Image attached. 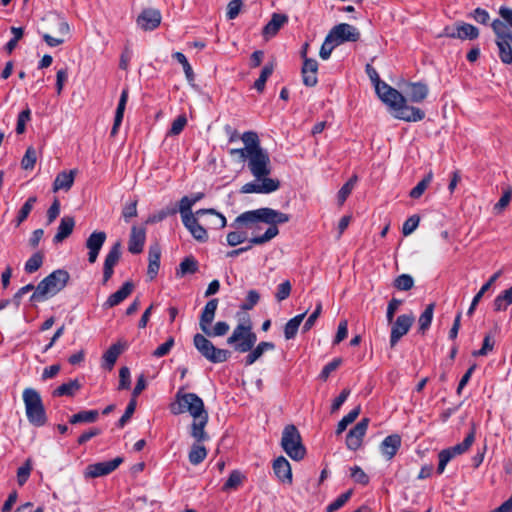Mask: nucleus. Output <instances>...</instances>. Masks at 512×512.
<instances>
[{
    "instance_id": "nucleus-10",
    "label": "nucleus",
    "mask_w": 512,
    "mask_h": 512,
    "mask_svg": "<svg viewBox=\"0 0 512 512\" xmlns=\"http://www.w3.org/2000/svg\"><path fill=\"white\" fill-rule=\"evenodd\" d=\"M475 441V427L473 426L470 432L466 435L461 443H458L447 449H443L439 452V464L437 467V473L442 474L446 468V465L456 456L462 455L469 450Z\"/></svg>"
},
{
    "instance_id": "nucleus-18",
    "label": "nucleus",
    "mask_w": 512,
    "mask_h": 512,
    "mask_svg": "<svg viewBox=\"0 0 512 512\" xmlns=\"http://www.w3.org/2000/svg\"><path fill=\"white\" fill-rule=\"evenodd\" d=\"M121 257V242H115L110 248L105 257L103 267V284H106L114 273V266L118 263Z\"/></svg>"
},
{
    "instance_id": "nucleus-46",
    "label": "nucleus",
    "mask_w": 512,
    "mask_h": 512,
    "mask_svg": "<svg viewBox=\"0 0 512 512\" xmlns=\"http://www.w3.org/2000/svg\"><path fill=\"white\" fill-rule=\"evenodd\" d=\"M274 71V65L273 63H268L266 64L261 73H260V76L259 78L255 81L254 83V88L258 91V92H263L264 91V88H265V84H266V81L267 79L272 75Z\"/></svg>"
},
{
    "instance_id": "nucleus-17",
    "label": "nucleus",
    "mask_w": 512,
    "mask_h": 512,
    "mask_svg": "<svg viewBox=\"0 0 512 512\" xmlns=\"http://www.w3.org/2000/svg\"><path fill=\"white\" fill-rule=\"evenodd\" d=\"M107 235L104 231L92 232L86 240V248L88 249V261L93 264L96 262L99 252L106 241Z\"/></svg>"
},
{
    "instance_id": "nucleus-41",
    "label": "nucleus",
    "mask_w": 512,
    "mask_h": 512,
    "mask_svg": "<svg viewBox=\"0 0 512 512\" xmlns=\"http://www.w3.org/2000/svg\"><path fill=\"white\" fill-rule=\"evenodd\" d=\"M433 180V172L429 171L424 178L410 191L409 196L413 199L420 198Z\"/></svg>"
},
{
    "instance_id": "nucleus-12",
    "label": "nucleus",
    "mask_w": 512,
    "mask_h": 512,
    "mask_svg": "<svg viewBox=\"0 0 512 512\" xmlns=\"http://www.w3.org/2000/svg\"><path fill=\"white\" fill-rule=\"evenodd\" d=\"M414 316L412 313L410 314H402L399 315L396 320L390 323L391 333H390V346L393 348L397 345L400 339L405 336L414 323Z\"/></svg>"
},
{
    "instance_id": "nucleus-52",
    "label": "nucleus",
    "mask_w": 512,
    "mask_h": 512,
    "mask_svg": "<svg viewBox=\"0 0 512 512\" xmlns=\"http://www.w3.org/2000/svg\"><path fill=\"white\" fill-rule=\"evenodd\" d=\"M352 493H353L352 490H348L345 493H342L341 495H339L333 502H331L326 507V511L327 512H335V511L339 510L340 508H342L347 503V501L351 498Z\"/></svg>"
},
{
    "instance_id": "nucleus-29",
    "label": "nucleus",
    "mask_w": 512,
    "mask_h": 512,
    "mask_svg": "<svg viewBox=\"0 0 512 512\" xmlns=\"http://www.w3.org/2000/svg\"><path fill=\"white\" fill-rule=\"evenodd\" d=\"M125 347H126L125 342L124 343L117 342V343L111 345L102 356L103 367L108 370H111L114 367L119 355L125 349Z\"/></svg>"
},
{
    "instance_id": "nucleus-4",
    "label": "nucleus",
    "mask_w": 512,
    "mask_h": 512,
    "mask_svg": "<svg viewBox=\"0 0 512 512\" xmlns=\"http://www.w3.org/2000/svg\"><path fill=\"white\" fill-rule=\"evenodd\" d=\"M69 279L70 275L66 270H54L39 282L35 291L30 297V301L43 302L49 297L56 295L66 287Z\"/></svg>"
},
{
    "instance_id": "nucleus-23",
    "label": "nucleus",
    "mask_w": 512,
    "mask_h": 512,
    "mask_svg": "<svg viewBox=\"0 0 512 512\" xmlns=\"http://www.w3.org/2000/svg\"><path fill=\"white\" fill-rule=\"evenodd\" d=\"M401 447V437L398 434H391L384 438L380 444V451L382 455L391 460Z\"/></svg>"
},
{
    "instance_id": "nucleus-57",
    "label": "nucleus",
    "mask_w": 512,
    "mask_h": 512,
    "mask_svg": "<svg viewBox=\"0 0 512 512\" xmlns=\"http://www.w3.org/2000/svg\"><path fill=\"white\" fill-rule=\"evenodd\" d=\"M249 241L247 232L245 231H232L227 234V243L229 246H237L245 241Z\"/></svg>"
},
{
    "instance_id": "nucleus-7",
    "label": "nucleus",
    "mask_w": 512,
    "mask_h": 512,
    "mask_svg": "<svg viewBox=\"0 0 512 512\" xmlns=\"http://www.w3.org/2000/svg\"><path fill=\"white\" fill-rule=\"evenodd\" d=\"M174 415L188 412L193 418H199L207 413L203 400L195 393H185L180 389L175 395V402L170 406Z\"/></svg>"
},
{
    "instance_id": "nucleus-43",
    "label": "nucleus",
    "mask_w": 512,
    "mask_h": 512,
    "mask_svg": "<svg viewBox=\"0 0 512 512\" xmlns=\"http://www.w3.org/2000/svg\"><path fill=\"white\" fill-rule=\"evenodd\" d=\"M244 479H245V476L242 474L241 471L233 470L230 473L226 482L224 483L222 490L227 492V491L236 489L242 484Z\"/></svg>"
},
{
    "instance_id": "nucleus-34",
    "label": "nucleus",
    "mask_w": 512,
    "mask_h": 512,
    "mask_svg": "<svg viewBox=\"0 0 512 512\" xmlns=\"http://www.w3.org/2000/svg\"><path fill=\"white\" fill-rule=\"evenodd\" d=\"M500 275H501L500 271L495 272L490 277V279L480 288V290L477 292V294L472 299L470 307L467 311V315L472 316L478 303L480 302L481 298L484 296L485 292H487L489 290V288L495 283V281L500 277Z\"/></svg>"
},
{
    "instance_id": "nucleus-22",
    "label": "nucleus",
    "mask_w": 512,
    "mask_h": 512,
    "mask_svg": "<svg viewBox=\"0 0 512 512\" xmlns=\"http://www.w3.org/2000/svg\"><path fill=\"white\" fill-rule=\"evenodd\" d=\"M146 241V231L142 227L133 226L131 229L128 251L132 254H140Z\"/></svg>"
},
{
    "instance_id": "nucleus-63",
    "label": "nucleus",
    "mask_w": 512,
    "mask_h": 512,
    "mask_svg": "<svg viewBox=\"0 0 512 512\" xmlns=\"http://www.w3.org/2000/svg\"><path fill=\"white\" fill-rule=\"evenodd\" d=\"M420 218L417 215H412L404 223L402 233L404 236L412 234L419 225Z\"/></svg>"
},
{
    "instance_id": "nucleus-3",
    "label": "nucleus",
    "mask_w": 512,
    "mask_h": 512,
    "mask_svg": "<svg viewBox=\"0 0 512 512\" xmlns=\"http://www.w3.org/2000/svg\"><path fill=\"white\" fill-rule=\"evenodd\" d=\"M257 341L256 334L252 331L250 323L238 324L232 334L227 338V344L233 345L234 349L240 353L250 352L245 357V364L247 366L252 365L257 361L266 351L273 350L275 348L274 343L262 341L254 349V345Z\"/></svg>"
},
{
    "instance_id": "nucleus-6",
    "label": "nucleus",
    "mask_w": 512,
    "mask_h": 512,
    "mask_svg": "<svg viewBox=\"0 0 512 512\" xmlns=\"http://www.w3.org/2000/svg\"><path fill=\"white\" fill-rule=\"evenodd\" d=\"M23 402L29 423L35 427L44 426L47 415L39 392L33 388L24 389Z\"/></svg>"
},
{
    "instance_id": "nucleus-44",
    "label": "nucleus",
    "mask_w": 512,
    "mask_h": 512,
    "mask_svg": "<svg viewBox=\"0 0 512 512\" xmlns=\"http://www.w3.org/2000/svg\"><path fill=\"white\" fill-rule=\"evenodd\" d=\"M361 411L360 406L353 408L347 415H345L339 422L336 428V434L339 435L343 433L347 426L353 423L356 418L359 416Z\"/></svg>"
},
{
    "instance_id": "nucleus-14",
    "label": "nucleus",
    "mask_w": 512,
    "mask_h": 512,
    "mask_svg": "<svg viewBox=\"0 0 512 512\" xmlns=\"http://www.w3.org/2000/svg\"><path fill=\"white\" fill-rule=\"evenodd\" d=\"M122 462V457H116L109 461L90 464L86 467L84 476L85 478H97L106 476L116 470Z\"/></svg>"
},
{
    "instance_id": "nucleus-64",
    "label": "nucleus",
    "mask_w": 512,
    "mask_h": 512,
    "mask_svg": "<svg viewBox=\"0 0 512 512\" xmlns=\"http://www.w3.org/2000/svg\"><path fill=\"white\" fill-rule=\"evenodd\" d=\"M351 477L354 479L355 482L361 485H367L370 480L369 476L359 466H354L351 468Z\"/></svg>"
},
{
    "instance_id": "nucleus-38",
    "label": "nucleus",
    "mask_w": 512,
    "mask_h": 512,
    "mask_svg": "<svg viewBox=\"0 0 512 512\" xmlns=\"http://www.w3.org/2000/svg\"><path fill=\"white\" fill-rule=\"evenodd\" d=\"M207 449L200 443H194L188 454L189 462L192 465H199L207 457Z\"/></svg>"
},
{
    "instance_id": "nucleus-42",
    "label": "nucleus",
    "mask_w": 512,
    "mask_h": 512,
    "mask_svg": "<svg viewBox=\"0 0 512 512\" xmlns=\"http://www.w3.org/2000/svg\"><path fill=\"white\" fill-rule=\"evenodd\" d=\"M37 198L35 196L29 197L26 202L23 204L21 209L18 212V215L15 219V226L18 227L23 223L27 217L29 216L30 212L32 211L34 204L36 203Z\"/></svg>"
},
{
    "instance_id": "nucleus-53",
    "label": "nucleus",
    "mask_w": 512,
    "mask_h": 512,
    "mask_svg": "<svg viewBox=\"0 0 512 512\" xmlns=\"http://www.w3.org/2000/svg\"><path fill=\"white\" fill-rule=\"evenodd\" d=\"M37 160L36 150L33 147H28L22 160L21 167L24 170L33 169Z\"/></svg>"
},
{
    "instance_id": "nucleus-21",
    "label": "nucleus",
    "mask_w": 512,
    "mask_h": 512,
    "mask_svg": "<svg viewBox=\"0 0 512 512\" xmlns=\"http://www.w3.org/2000/svg\"><path fill=\"white\" fill-rule=\"evenodd\" d=\"M275 476L284 484H292V469L289 461L284 456H279L272 465Z\"/></svg>"
},
{
    "instance_id": "nucleus-31",
    "label": "nucleus",
    "mask_w": 512,
    "mask_h": 512,
    "mask_svg": "<svg viewBox=\"0 0 512 512\" xmlns=\"http://www.w3.org/2000/svg\"><path fill=\"white\" fill-rule=\"evenodd\" d=\"M74 226V218L72 216H64L60 221L53 242L57 244L68 238L72 234Z\"/></svg>"
},
{
    "instance_id": "nucleus-51",
    "label": "nucleus",
    "mask_w": 512,
    "mask_h": 512,
    "mask_svg": "<svg viewBox=\"0 0 512 512\" xmlns=\"http://www.w3.org/2000/svg\"><path fill=\"white\" fill-rule=\"evenodd\" d=\"M177 213V209L174 207H166L164 209H161L152 215H150L147 219V223L154 224L163 221L168 216L175 215Z\"/></svg>"
},
{
    "instance_id": "nucleus-35",
    "label": "nucleus",
    "mask_w": 512,
    "mask_h": 512,
    "mask_svg": "<svg viewBox=\"0 0 512 512\" xmlns=\"http://www.w3.org/2000/svg\"><path fill=\"white\" fill-rule=\"evenodd\" d=\"M306 313L307 312L305 311L304 313L296 315L285 324L284 336L287 340L293 339L296 336L299 326L306 316Z\"/></svg>"
},
{
    "instance_id": "nucleus-36",
    "label": "nucleus",
    "mask_w": 512,
    "mask_h": 512,
    "mask_svg": "<svg viewBox=\"0 0 512 512\" xmlns=\"http://www.w3.org/2000/svg\"><path fill=\"white\" fill-rule=\"evenodd\" d=\"M499 58L504 64H512V40H496Z\"/></svg>"
},
{
    "instance_id": "nucleus-30",
    "label": "nucleus",
    "mask_w": 512,
    "mask_h": 512,
    "mask_svg": "<svg viewBox=\"0 0 512 512\" xmlns=\"http://www.w3.org/2000/svg\"><path fill=\"white\" fill-rule=\"evenodd\" d=\"M76 173V170L62 171L58 173L53 182V191H68L74 183Z\"/></svg>"
},
{
    "instance_id": "nucleus-26",
    "label": "nucleus",
    "mask_w": 512,
    "mask_h": 512,
    "mask_svg": "<svg viewBox=\"0 0 512 512\" xmlns=\"http://www.w3.org/2000/svg\"><path fill=\"white\" fill-rule=\"evenodd\" d=\"M134 285L126 281L116 292L112 293L104 303L105 308H112L123 302L133 291Z\"/></svg>"
},
{
    "instance_id": "nucleus-37",
    "label": "nucleus",
    "mask_w": 512,
    "mask_h": 512,
    "mask_svg": "<svg viewBox=\"0 0 512 512\" xmlns=\"http://www.w3.org/2000/svg\"><path fill=\"white\" fill-rule=\"evenodd\" d=\"M198 270V262L193 256L186 257L182 260L179 268L176 270L177 277H184L187 274H194Z\"/></svg>"
},
{
    "instance_id": "nucleus-25",
    "label": "nucleus",
    "mask_w": 512,
    "mask_h": 512,
    "mask_svg": "<svg viewBox=\"0 0 512 512\" xmlns=\"http://www.w3.org/2000/svg\"><path fill=\"white\" fill-rule=\"evenodd\" d=\"M208 419V413L202 414L199 418H193L190 434L196 440V443H201L209 439V435L205 431Z\"/></svg>"
},
{
    "instance_id": "nucleus-16",
    "label": "nucleus",
    "mask_w": 512,
    "mask_h": 512,
    "mask_svg": "<svg viewBox=\"0 0 512 512\" xmlns=\"http://www.w3.org/2000/svg\"><path fill=\"white\" fill-rule=\"evenodd\" d=\"M369 425V419H361L347 434L346 445L349 450L356 451L363 441Z\"/></svg>"
},
{
    "instance_id": "nucleus-15",
    "label": "nucleus",
    "mask_w": 512,
    "mask_h": 512,
    "mask_svg": "<svg viewBox=\"0 0 512 512\" xmlns=\"http://www.w3.org/2000/svg\"><path fill=\"white\" fill-rule=\"evenodd\" d=\"M376 93L381 101L388 105L390 109L393 110V112L398 108L400 104L408 101V99L404 97L402 93L387 83L381 85Z\"/></svg>"
},
{
    "instance_id": "nucleus-19",
    "label": "nucleus",
    "mask_w": 512,
    "mask_h": 512,
    "mask_svg": "<svg viewBox=\"0 0 512 512\" xmlns=\"http://www.w3.org/2000/svg\"><path fill=\"white\" fill-rule=\"evenodd\" d=\"M161 13L157 9H144L137 17V25L144 31H152L161 23Z\"/></svg>"
},
{
    "instance_id": "nucleus-54",
    "label": "nucleus",
    "mask_w": 512,
    "mask_h": 512,
    "mask_svg": "<svg viewBox=\"0 0 512 512\" xmlns=\"http://www.w3.org/2000/svg\"><path fill=\"white\" fill-rule=\"evenodd\" d=\"M339 46L331 37L329 34L325 37V40L320 48L319 56L323 60L329 59L331 56L332 51L335 47Z\"/></svg>"
},
{
    "instance_id": "nucleus-2",
    "label": "nucleus",
    "mask_w": 512,
    "mask_h": 512,
    "mask_svg": "<svg viewBox=\"0 0 512 512\" xmlns=\"http://www.w3.org/2000/svg\"><path fill=\"white\" fill-rule=\"evenodd\" d=\"M289 220V214L264 207L241 213L236 217L231 226L236 229L245 228L246 230H251L252 233H254L261 229L260 223L269 225L264 234L254 235L249 239V243L252 245H262L271 241L279 234L277 225L287 223Z\"/></svg>"
},
{
    "instance_id": "nucleus-60",
    "label": "nucleus",
    "mask_w": 512,
    "mask_h": 512,
    "mask_svg": "<svg viewBox=\"0 0 512 512\" xmlns=\"http://www.w3.org/2000/svg\"><path fill=\"white\" fill-rule=\"evenodd\" d=\"M260 294L256 290H249L246 300L241 304L242 310H251L259 302Z\"/></svg>"
},
{
    "instance_id": "nucleus-20",
    "label": "nucleus",
    "mask_w": 512,
    "mask_h": 512,
    "mask_svg": "<svg viewBox=\"0 0 512 512\" xmlns=\"http://www.w3.org/2000/svg\"><path fill=\"white\" fill-rule=\"evenodd\" d=\"M394 117L406 122H418L425 118V112L404 102L394 111Z\"/></svg>"
},
{
    "instance_id": "nucleus-58",
    "label": "nucleus",
    "mask_w": 512,
    "mask_h": 512,
    "mask_svg": "<svg viewBox=\"0 0 512 512\" xmlns=\"http://www.w3.org/2000/svg\"><path fill=\"white\" fill-rule=\"evenodd\" d=\"M495 341L493 337L490 334H486L483 339L482 347L473 352V356L479 357V356H486L489 352H491L494 348Z\"/></svg>"
},
{
    "instance_id": "nucleus-9",
    "label": "nucleus",
    "mask_w": 512,
    "mask_h": 512,
    "mask_svg": "<svg viewBox=\"0 0 512 512\" xmlns=\"http://www.w3.org/2000/svg\"><path fill=\"white\" fill-rule=\"evenodd\" d=\"M193 344L202 357L214 364L223 363L231 356V352L229 350L215 347L204 333L195 334L193 337Z\"/></svg>"
},
{
    "instance_id": "nucleus-49",
    "label": "nucleus",
    "mask_w": 512,
    "mask_h": 512,
    "mask_svg": "<svg viewBox=\"0 0 512 512\" xmlns=\"http://www.w3.org/2000/svg\"><path fill=\"white\" fill-rule=\"evenodd\" d=\"M172 57L182 65L187 80L189 82L193 81L194 72L186 56L182 52H175L172 54Z\"/></svg>"
},
{
    "instance_id": "nucleus-11",
    "label": "nucleus",
    "mask_w": 512,
    "mask_h": 512,
    "mask_svg": "<svg viewBox=\"0 0 512 512\" xmlns=\"http://www.w3.org/2000/svg\"><path fill=\"white\" fill-rule=\"evenodd\" d=\"M479 30L472 24L465 22H458L454 26H445L438 37H448L460 40H474L478 38Z\"/></svg>"
},
{
    "instance_id": "nucleus-45",
    "label": "nucleus",
    "mask_w": 512,
    "mask_h": 512,
    "mask_svg": "<svg viewBox=\"0 0 512 512\" xmlns=\"http://www.w3.org/2000/svg\"><path fill=\"white\" fill-rule=\"evenodd\" d=\"M435 305L433 303L426 306L425 310L422 312L418 319L419 330L424 333L431 325L433 319Z\"/></svg>"
},
{
    "instance_id": "nucleus-59",
    "label": "nucleus",
    "mask_w": 512,
    "mask_h": 512,
    "mask_svg": "<svg viewBox=\"0 0 512 512\" xmlns=\"http://www.w3.org/2000/svg\"><path fill=\"white\" fill-rule=\"evenodd\" d=\"M291 283L289 280H285L277 286V291L275 293V298L278 302H281L287 299L291 293Z\"/></svg>"
},
{
    "instance_id": "nucleus-40",
    "label": "nucleus",
    "mask_w": 512,
    "mask_h": 512,
    "mask_svg": "<svg viewBox=\"0 0 512 512\" xmlns=\"http://www.w3.org/2000/svg\"><path fill=\"white\" fill-rule=\"evenodd\" d=\"M491 27L496 35V40H512V31L509 29V26L502 20L495 19L492 22Z\"/></svg>"
},
{
    "instance_id": "nucleus-55",
    "label": "nucleus",
    "mask_w": 512,
    "mask_h": 512,
    "mask_svg": "<svg viewBox=\"0 0 512 512\" xmlns=\"http://www.w3.org/2000/svg\"><path fill=\"white\" fill-rule=\"evenodd\" d=\"M31 471L32 463L30 459H27L25 463L17 470V482L19 486H23L27 482Z\"/></svg>"
},
{
    "instance_id": "nucleus-56",
    "label": "nucleus",
    "mask_w": 512,
    "mask_h": 512,
    "mask_svg": "<svg viewBox=\"0 0 512 512\" xmlns=\"http://www.w3.org/2000/svg\"><path fill=\"white\" fill-rule=\"evenodd\" d=\"M356 182L357 176H353L341 187V189L338 192V200L341 204L346 201L347 197L352 192Z\"/></svg>"
},
{
    "instance_id": "nucleus-39",
    "label": "nucleus",
    "mask_w": 512,
    "mask_h": 512,
    "mask_svg": "<svg viewBox=\"0 0 512 512\" xmlns=\"http://www.w3.org/2000/svg\"><path fill=\"white\" fill-rule=\"evenodd\" d=\"M99 413L97 410H83L76 414H73L69 418L71 424L77 423H93L97 420Z\"/></svg>"
},
{
    "instance_id": "nucleus-28",
    "label": "nucleus",
    "mask_w": 512,
    "mask_h": 512,
    "mask_svg": "<svg viewBox=\"0 0 512 512\" xmlns=\"http://www.w3.org/2000/svg\"><path fill=\"white\" fill-rule=\"evenodd\" d=\"M428 86L421 82L409 83L407 85V96L411 102L420 103L424 101L428 95Z\"/></svg>"
},
{
    "instance_id": "nucleus-62",
    "label": "nucleus",
    "mask_w": 512,
    "mask_h": 512,
    "mask_svg": "<svg viewBox=\"0 0 512 512\" xmlns=\"http://www.w3.org/2000/svg\"><path fill=\"white\" fill-rule=\"evenodd\" d=\"M131 386V376L128 367H122L119 370V390L129 389Z\"/></svg>"
},
{
    "instance_id": "nucleus-5",
    "label": "nucleus",
    "mask_w": 512,
    "mask_h": 512,
    "mask_svg": "<svg viewBox=\"0 0 512 512\" xmlns=\"http://www.w3.org/2000/svg\"><path fill=\"white\" fill-rule=\"evenodd\" d=\"M206 214H210L216 217V220L213 223V227L215 229H222L227 224L225 216L213 208L199 209L196 211L195 216H185L184 221H182L184 226L188 229L193 238L200 242H206L208 240V233L206 229L199 224L197 216Z\"/></svg>"
},
{
    "instance_id": "nucleus-8",
    "label": "nucleus",
    "mask_w": 512,
    "mask_h": 512,
    "mask_svg": "<svg viewBox=\"0 0 512 512\" xmlns=\"http://www.w3.org/2000/svg\"><path fill=\"white\" fill-rule=\"evenodd\" d=\"M281 447L295 461L302 460L306 455V448L302 444L301 435L293 424L287 425L283 429Z\"/></svg>"
},
{
    "instance_id": "nucleus-32",
    "label": "nucleus",
    "mask_w": 512,
    "mask_h": 512,
    "mask_svg": "<svg viewBox=\"0 0 512 512\" xmlns=\"http://www.w3.org/2000/svg\"><path fill=\"white\" fill-rule=\"evenodd\" d=\"M128 100V89H123L120 95V99L116 108L114 124L111 129V136H115L118 129L123 121L124 111Z\"/></svg>"
},
{
    "instance_id": "nucleus-24",
    "label": "nucleus",
    "mask_w": 512,
    "mask_h": 512,
    "mask_svg": "<svg viewBox=\"0 0 512 512\" xmlns=\"http://www.w3.org/2000/svg\"><path fill=\"white\" fill-rule=\"evenodd\" d=\"M218 303H219L218 299L213 298V299H210L204 306V308L201 312L200 318H199V327L202 332L206 331V329L209 326H211V324L215 318L216 310L218 308Z\"/></svg>"
},
{
    "instance_id": "nucleus-61",
    "label": "nucleus",
    "mask_w": 512,
    "mask_h": 512,
    "mask_svg": "<svg viewBox=\"0 0 512 512\" xmlns=\"http://www.w3.org/2000/svg\"><path fill=\"white\" fill-rule=\"evenodd\" d=\"M187 124V118L184 114L182 115H179L173 122H172V125H171V128L168 132V135H173V136H176V135H179L184 127L186 126Z\"/></svg>"
},
{
    "instance_id": "nucleus-50",
    "label": "nucleus",
    "mask_w": 512,
    "mask_h": 512,
    "mask_svg": "<svg viewBox=\"0 0 512 512\" xmlns=\"http://www.w3.org/2000/svg\"><path fill=\"white\" fill-rule=\"evenodd\" d=\"M394 287L400 291H408L414 286V279L409 274H401L395 278Z\"/></svg>"
},
{
    "instance_id": "nucleus-48",
    "label": "nucleus",
    "mask_w": 512,
    "mask_h": 512,
    "mask_svg": "<svg viewBox=\"0 0 512 512\" xmlns=\"http://www.w3.org/2000/svg\"><path fill=\"white\" fill-rule=\"evenodd\" d=\"M44 256L41 252L34 253L25 263L24 269L28 274H32L40 269L43 264Z\"/></svg>"
},
{
    "instance_id": "nucleus-1",
    "label": "nucleus",
    "mask_w": 512,
    "mask_h": 512,
    "mask_svg": "<svg viewBox=\"0 0 512 512\" xmlns=\"http://www.w3.org/2000/svg\"><path fill=\"white\" fill-rule=\"evenodd\" d=\"M243 148L232 149L231 154L238 155L247 162V167L256 181L245 183L240 192L244 194H269L280 188L278 179L269 178L271 161L269 153L261 146L259 136L254 131H246L241 135Z\"/></svg>"
},
{
    "instance_id": "nucleus-13",
    "label": "nucleus",
    "mask_w": 512,
    "mask_h": 512,
    "mask_svg": "<svg viewBox=\"0 0 512 512\" xmlns=\"http://www.w3.org/2000/svg\"><path fill=\"white\" fill-rule=\"evenodd\" d=\"M328 34L338 45L344 42H356L360 39L359 30L347 23L335 25Z\"/></svg>"
},
{
    "instance_id": "nucleus-47",
    "label": "nucleus",
    "mask_w": 512,
    "mask_h": 512,
    "mask_svg": "<svg viewBox=\"0 0 512 512\" xmlns=\"http://www.w3.org/2000/svg\"><path fill=\"white\" fill-rule=\"evenodd\" d=\"M230 326L225 321H218L213 327L209 326L203 333L207 337H221L228 333Z\"/></svg>"
},
{
    "instance_id": "nucleus-27",
    "label": "nucleus",
    "mask_w": 512,
    "mask_h": 512,
    "mask_svg": "<svg viewBox=\"0 0 512 512\" xmlns=\"http://www.w3.org/2000/svg\"><path fill=\"white\" fill-rule=\"evenodd\" d=\"M288 22V16L281 13H273L270 21L264 26L262 34L265 38L275 36L281 27Z\"/></svg>"
},
{
    "instance_id": "nucleus-33",
    "label": "nucleus",
    "mask_w": 512,
    "mask_h": 512,
    "mask_svg": "<svg viewBox=\"0 0 512 512\" xmlns=\"http://www.w3.org/2000/svg\"><path fill=\"white\" fill-rule=\"evenodd\" d=\"M82 387V384L79 382L78 379L70 380L67 383H63L60 386H58L53 392L52 395L54 397H61V396H74Z\"/></svg>"
}]
</instances>
